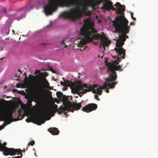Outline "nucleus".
Here are the masks:
<instances>
[{
    "label": "nucleus",
    "mask_w": 158,
    "mask_h": 158,
    "mask_svg": "<svg viewBox=\"0 0 158 158\" xmlns=\"http://www.w3.org/2000/svg\"><path fill=\"white\" fill-rule=\"evenodd\" d=\"M48 4L45 5L44 7V12L47 16L52 15L53 12L56 11L58 6L69 7L76 6L75 9H71L61 13L59 18L75 21L81 18L84 14L90 16L92 14L91 11L85 12L88 5L84 0H81L79 2L78 0H48Z\"/></svg>",
    "instance_id": "1"
},
{
    "label": "nucleus",
    "mask_w": 158,
    "mask_h": 158,
    "mask_svg": "<svg viewBox=\"0 0 158 158\" xmlns=\"http://www.w3.org/2000/svg\"><path fill=\"white\" fill-rule=\"evenodd\" d=\"M84 24L81 28L80 32L81 35L83 36L84 38L79 41L78 46L82 47L87 43L92 41L93 40L100 39V45L105 50V47L108 46L111 43V41L106 37L104 32L97 33V31L93 27L94 24L89 18L84 19Z\"/></svg>",
    "instance_id": "2"
},
{
    "label": "nucleus",
    "mask_w": 158,
    "mask_h": 158,
    "mask_svg": "<svg viewBox=\"0 0 158 158\" xmlns=\"http://www.w3.org/2000/svg\"><path fill=\"white\" fill-rule=\"evenodd\" d=\"M112 23V26L115 28L114 32L121 33L119 35L118 39L116 41V47L114 50L118 55L121 56V54H123V58L125 59L126 50L122 47L126 38H128V36L127 35L130 29V27L128 25V21L123 14L121 16L116 17Z\"/></svg>",
    "instance_id": "3"
},
{
    "label": "nucleus",
    "mask_w": 158,
    "mask_h": 158,
    "mask_svg": "<svg viewBox=\"0 0 158 158\" xmlns=\"http://www.w3.org/2000/svg\"><path fill=\"white\" fill-rule=\"evenodd\" d=\"M118 55L120 56L117 58V61L115 60L112 62H106V66L108 67L107 72L109 74V77L105 79V82L104 83L102 88L103 89L106 88L109 86L110 88H114L115 85L118 83V82L116 81L117 78L116 72L115 71H122L123 69L122 68V66L120 65H118V62L121 61L122 58H123V54L121 56Z\"/></svg>",
    "instance_id": "4"
},
{
    "label": "nucleus",
    "mask_w": 158,
    "mask_h": 158,
    "mask_svg": "<svg viewBox=\"0 0 158 158\" xmlns=\"http://www.w3.org/2000/svg\"><path fill=\"white\" fill-rule=\"evenodd\" d=\"M25 98L27 100V103L30 106H31L33 101L39 104H42L45 99V95L40 84L33 90L30 94L25 96Z\"/></svg>",
    "instance_id": "5"
},
{
    "label": "nucleus",
    "mask_w": 158,
    "mask_h": 158,
    "mask_svg": "<svg viewBox=\"0 0 158 158\" xmlns=\"http://www.w3.org/2000/svg\"><path fill=\"white\" fill-rule=\"evenodd\" d=\"M98 86L97 84L93 85L92 86L85 84H80L74 86L73 90L80 97H81L84 94L90 91L94 94L101 95L102 94V88L99 87L98 88Z\"/></svg>",
    "instance_id": "6"
},
{
    "label": "nucleus",
    "mask_w": 158,
    "mask_h": 158,
    "mask_svg": "<svg viewBox=\"0 0 158 158\" xmlns=\"http://www.w3.org/2000/svg\"><path fill=\"white\" fill-rule=\"evenodd\" d=\"M106 0V2L103 4L104 9L109 11L111 10L116 11V13L117 14H119L121 15L124 14L122 12L124 11L125 10V6H124L121 5L120 3L117 2L114 6H119V8H118L117 10H116L115 8L114 7L113 3L111 1H110V0Z\"/></svg>",
    "instance_id": "7"
},
{
    "label": "nucleus",
    "mask_w": 158,
    "mask_h": 158,
    "mask_svg": "<svg viewBox=\"0 0 158 158\" xmlns=\"http://www.w3.org/2000/svg\"><path fill=\"white\" fill-rule=\"evenodd\" d=\"M57 108V105L54 104L52 107H51L48 109L45 110L44 113L36 116L35 118V120L37 123V124L38 125H41V124L44 123L46 121L44 117V115L47 114L50 112L54 113L58 111Z\"/></svg>",
    "instance_id": "8"
},
{
    "label": "nucleus",
    "mask_w": 158,
    "mask_h": 158,
    "mask_svg": "<svg viewBox=\"0 0 158 158\" xmlns=\"http://www.w3.org/2000/svg\"><path fill=\"white\" fill-rule=\"evenodd\" d=\"M0 149L3 152V154L6 156L8 155H14L15 154L20 155L13 157V158H21L23 154L21 153V150L20 149H15L13 148H9L3 146L0 144Z\"/></svg>",
    "instance_id": "9"
},
{
    "label": "nucleus",
    "mask_w": 158,
    "mask_h": 158,
    "mask_svg": "<svg viewBox=\"0 0 158 158\" xmlns=\"http://www.w3.org/2000/svg\"><path fill=\"white\" fill-rule=\"evenodd\" d=\"M13 112L11 110H8L4 111L2 115L1 118L2 121H4V124L2 126H0V130L3 129L4 127L8 124H9L12 121L14 118H13Z\"/></svg>",
    "instance_id": "10"
},
{
    "label": "nucleus",
    "mask_w": 158,
    "mask_h": 158,
    "mask_svg": "<svg viewBox=\"0 0 158 158\" xmlns=\"http://www.w3.org/2000/svg\"><path fill=\"white\" fill-rule=\"evenodd\" d=\"M34 6V5H31L29 6H26L18 10L16 14L17 15L19 16V17L16 18V19L18 20L21 19L27 12L32 10Z\"/></svg>",
    "instance_id": "11"
},
{
    "label": "nucleus",
    "mask_w": 158,
    "mask_h": 158,
    "mask_svg": "<svg viewBox=\"0 0 158 158\" xmlns=\"http://www.w3.org/2000/svg\"><path fill=\"white\" fill-rule=\"evenodd\" d=\"M24 74L25 75V77L24 80V83L27 86H31L33 84L34 79L37 77L39 78L40 76H33L31 74L29 76V78L27 77V75L25 73H24Z\"/></svg>",
    "instance_id": "12"
},
{
    "label": "nucleus",
    "mask_w": 158,
    "mask_h": 158,
    "mask_svg": "<svg viewBox=\"0 0 158 158\" xmlns=\"http://www.w3.org/2000/svg\"><path fill=\"white\" fill-rule=\"evenodd\" d=\"M97 108V105L96 104L89 103L82 108V110L84 112H89L96 110Z\"/></svg>",
    "instance_id": "13"
},
{
    "label": "nucleus",
    "mask_w": 158,
    "mask_h": 158,
    "mask_svg": "<svg viewBox=\"0 0 158 158\" xmlns=\"http://www.w3.org/2000/svg\"><path fill=\"white\" fill-rule=\"evenodd\" d=\"M68 103L69 111L73 112L75 110H78L80 109L81 106V103H78V104L75 103H72L70 101H68Z\"/></svg>",
    "instance_id": "14"
},
{
    "label": "nucleus",
    "mask_w": 158,
    "mask_h": 158,
    "mask_svg": "<svg viewBox=\"0 0 158 158\" xmlns=\"http://www.w3.org/2000/svg\"><path fill=\"white\" fill-rule=\"evenodd\" d=\"M63 105L64 107H63L62 105H61L58 109V111L57 112H58V113L59 114H61L63 112H64L65 111H69V106H68V101L66 103H64Z\"/></svg>",
    "instance_id": "15"
},
{
    "label": "nucleus",
    "mask_w": 158,
    "mask_h": 158,
    "mask_svg": "<svg viewBox=\"0 0 158 158\" xmlns=\"http://www.w3.org/2000/svg\"><path fill=\"white\" fill-rule=\"evenodd\" d=\"M48 131L52 134L55 135H57L59 133V131L56 128H51L48 129Z\"/></svg>",
    "instance_id": "16"
},
{
    "label": "nucleus",
    "mask_w": 158,
    "mask_h": 158,
    "mask_svg": "<svg viewBox=\"0 0 158 158\" xmlns=\"http://www.w3.org/2000/svg\"><path fill=\"white\" fill-rule=\"evenodd\" d=\"M18 116L16 118H14V119H17V120L15 121L21 120L23 119L24 116V115L23 114V111L21 109L18 110Z\"/></svg>",
    "instance_id": "17"
},
{
    "label": "nucleus",
    "mask_w": 158,
    "mask_h": 158,
    "mask_svg": "<svg viewBox=\"0 0 158 158\" xmlns=\"http://www.w3.org/2000/svg\"><path fill=\"white\" fill-rule=\"evenodd\" d=\"M10 31L9 28L8 27H5L2 28V33L6 35H8L9 34Z\"/></svg>",
    "instance_id": "18"
},
{
    "label": "nucleus",
    "mask_w": 158,
    "mask_h": 158,
    "mask_svg": "<svg viewBox=\"0 0 158 158\" xmlns=\"http://www.w3.org/2000/svg\"><path fill=\"white\" fill-rule=\"evenodd\" d=\"M46 1L47 0H38L35 5H40V6H42L44 5Z\"/></svg>",
    "instance_id": "19"
},
{
    "label": "nucleus",
    "mask_w": 158,
    "mask_h": 158,
    "mask_svg": "<svg viewBox=\"0 0 158 158\" xmlns=\"http://www.w3.org/2000/svg\"><path fill=\"white\" fill-rule=\"evenodd\" d=\"M63 80L64 81V86H69L71 85V82L68 80H65L64 78H63Z\"/></svg>",
    "instance_id": "20"
},
{
    "label": "nucleus",
    "mask_w": 158,
    "mask_h": 158,
    "mask_svg": "<svg viewBox=\"0 0 158 158\" xmlns=\"http://www.w3.org/2000/svg\"><path fill=\"white\" fill-rule=\"evenodd\" d=\"M56 94L57 98L60 100H61L62 96H63V94L60 91H57L56 93Z\"/></svg>",
    "instance_id": "21"
},
{
    "label": "nucleus",
    "mask_w": 158,
    "mask_h": 158,
    "mask_svg": "<svg viewBox=\"0 0 158 158\" xmlns=\"http://www.w3.org/2000/svg\"><path fill=\"white\" fill-rule=\"evenodd\" d=\"M61 100H62L63 103H66V102L68 101H67L68 100V97L64 95H63V96H62Z\"/></svg>",
    "instance_id": "22"
},
{
    "label": "nucleus",
    "mask_w": 158,
    "mask_h": 158,
    "mask_svg": "<svg viewBox=\"0 0 158 158\" xmlns=\"http://www.w3.org/2000/svg\"><path fill=\"white\" fill-rule=\"evenodd\" d=\"M35 142L34 141V140H31L29 142L28 144H27V146L26 148V150H27V148L29 147L30 146V145H31V146H32L34 144H35Z\"/></svg>",
    "instance_id": "23"
},
{
    "label": "nucleus",
    "mask_w": 158,
    "mask_h": 158,
    "mask_svg": "<svg viewBox=\"0 0 158 158\" xmlns=\"http://www.w3.org/2000/svg\"><path fill=\"white\" fill-rule=\"evenodd\" d=\"M98 85V88L99 87L100 88H102V89H101V90L102 91V89H105V92L107 93H108L109 92V91L108 89H107V88H110L109 86H108V87H107L106 88H104V89H103L102 88V86H103L102 85V86H99V85Z\"/></svg>",
    "instance_id": "24"
},
{
    "label": "nucleus",
    "mask_w": 158,
    "mask_h": 158,
    "mask_svg": "<svg viewBox=\"0 0 158 158\" xmlns=\"http://www.w3.org/2000/svg\"><path fill=\"white\" fill-rule=\"evenodd\" d=\"M44 81L45 83V85L47 88H48L49 86V83L48 81L46 79H44Z\"/></svg>",
    "instance_id": "25"
},
{
    "label": "nucleus",
    "mask_w": 158,
    "mask_h": 158,
    "mask_svg": "<svg viewBox=\"0 0 158 158\" xmlns=\"http://www.w3.org/2000/svg\"><path fill=\"white\" fill-rule=\"evenodd\" d=\"M64 40H63L62 42L60 43V44L61 45H63V47L64 48H66L67 47V45L65 44V43H64Z\"/></svg>",
    "instance_id": "26"
},
{
    "label": "nucleus",
    "mask_w": 158,
    "mask_h": 158,
    "mask_svg": "<svg viewBox=\"0 0 158 158\" xmlns=\"http://www.w3.org/2000/svg\"><path fill=\"white\" fill-rule=\"evenodd\" d=\"M0 9H1V10L4 13H6V9L4 8L1 7V6H0Z\"/></svg>",
    "instance_id": "27"
},
{
    "label": "nucleus",
    "mask_w": 158,
    "mask_h": 158,
    "mask_svg": "<svg viewBox=\"0 0 158 158\" xmlns=\"http://www.w3.org/2000/svg\"><path fill=\"white\" fill-rule=\"evenodd\" d=\"M40 73V75L41 76L42 74L40 73V70H36L35 72V75L37 74Z\"/></svg>",
    "instance_id": "28"
},
{
    "label": "nucleus",
    "mask_w": 158,
    "mask_h": 158,
    "mask_svg": "<svg viewBox=\"0 0 158 158\" xmlns=\"http://www.w3.org/2000/svg\"><path fill=\"white\" fill-rule=\"evenodd\" d=\"M32 119L30 117H28L26 120V121L27 122L29 123L31 122Z\"/></svg>",
    "instance_id": "29"
},
{
    "label": "nucleus",
    "mask_w": 158,
    "mask_h": 158,
    "mask_svg": "<svg viewBox=\"0 0 158 158\" xmlns=\"http://www.w3.org/2000/svg\"><path fill=\"white\" fill-rule=\"evenodd\" d=\"M94 98H95L98 101L99 100V99L98 98V96L97 95H94Z\"/></svg>",
    "instance_id": "30"
},
{
    "label": "nucleus",
    "mask_w": 158,
    "mask_h": 158,
    "mask_svg": "<svg viewBox=\"0 0 158 158\" xmlns=\"http://www.w3.org/2000/svg\"><path fill=\"white\" fill-rule=\"evenodd\" d=\"M131 17L132 18V19L134 20H136V18L135 17H134L133 16V14H131Z\"/></svg>",
    "instance_id": "31"
},
{
    "label": "nucleus",
    "mask_w": 158,
    "mask_h": 158,
    "mask_svg": "<svg viewBox=\"0 0 158 158\" xmlns=\"http://www.w3.org/2000/svg\"><path fill=\"white\" fill-rule=\"evenodd\" d=\"M0 144H1V145H2L3 146H5V147H6L5 146V145L7 144L6 143V142H4V143H3V144H2L1 143V142H0ZM0 151H2L0 149Z\"/></svg>",
    "instance_id": "32"
},
{
    "label": "nucleus",
    "mask_w": 158,
    "mask_h": 158,
    "mask_svg": "<svg viewBox=\"0 0 158 158\" xmlns=\"http://www.w3.org/2000/svg\"><path fill=\"white\" fill-rule=\"evenodd\" d=\"M60 83V84H61V85H64V82H63L62 81H61Z\"/></svg>",
    "instance_id": "33"
},
{
    "label": "nucleus",
    "mask_w": 158,
    "mask_h": 158,
    "mask_svg": "<svg viewBox=\"0 0 158 158\" xmlns=\"http://www.w3.org/2000/svg\"><path fill=\"white\" fill-rule=\"evenodd\" d=\"M50 70L53 73H55V70L53 69V68H51Z\"/></svg>",
    "instance_id": "34"
},
{
    "label": "nucleus",
    "mask_w": 158,
    "mask_h": 158,
    "mask_svg": "<svg viewBox=\"0 0 158 158\" xmlns=\"http://www.w3.org/2000/svg\"><path fill=\"white\" fill-rule=\"evenodd\" d=\"M134 24L133 23H132V22H131V23H130V25H133Z\"/></svg>",
    "instance_id": "35"
},
{
    "label": "nucleus",
    "mask_w": 158,
    "mask_h": 158,
    "mask_svg": "<svg viewBox=\"0 0 158 158\" xmlns=\"http://www.w3.org/2000/svg\"><path fill=\"white\" fill-rule=\"evenodd\" d=\"M22 150L21 152L22 151L23 152H25V150L24 148L23 149V150Z\"/></svg>",
    "instance_id": "36"
},
{
    "label": "nucleus",
    "mask_w": 158,
    "mask_h": 158,
    "mask_svg": "<svg viewBox=\"0 0 158 158\" xmlns=\"http://www.w3.org/2000/svg\"><path fill=\"white\" fill-rule=\"evenodd\" d=\"M85 48L83 50L81 48H80V50L81 51H82V50H84V49H85Z\"/></svg>",
    "instance_id": "37"
},
{
    "label": "nucleus",
    "mask_w": 158,
    "mask_h": 158,
    "mask_svg": "<svg viewBox=\"0 0 158 158\" xmlns=\"http://www.w3.org/2000/svg\"><path fill=\"white\" fill-rule=\"evenodd\" d=\"M19 85L18 84V85H16V86L17 87H19Z\"/></svg>",
    "instance_id": "38"
},
{
    "label": "nucleus",
    "mask_w": 158,
    "mask_h": 158,
    "mask_svg": "<svg viewBox=\"0 0 158 158\" xmlns=\"http://www.w3.org/2000/svg\"><path fill=\"white\" fill-rule=\"evenodd\" d=\"M18 71H19V72H20V73H21V70H20V69H19L18 70Z\"/></svg>",
    "instance_id": "39"
},
{
    "label": "nucleus",
    "mask_w": 158,
    "mask_h": 158,
    "mask_svg": "<svg viewBox=\"0 0 158 158\" xmlns=\"http://www.w3.org/2000/svg\"><path fill=\"white\" fill-rule=\"evenodd\" d=\"M4 59V57H3V58H1L0 60H2V59Z\"/></svg>",
    "instance_id": "40"
},
{
    "label": "nucleus",
    "mask_w": 158,
    "mask_h": 158,
    "mask_svg": "<svg viewBox=\"0 0 158 158\" xmlns=\"http://www.w3.org/2000/svg\"><path fill=\"white\" fill-rule=\"evenodd\" d=\"M12 32H14V33L15 32V31L14 30H12Z\"/></svg>",
    "instance_id": "41"
},
{
    "label": "nucleus",
    "mask_w": 158,
    "mask_h": 158,
    "mask_svg": "<svg viewBox=\"0 0 158 158\" xmlns=\"http://www.w3.org/2000/svg\"><path fill=\"white\" fill-rule=\"evenodd\" d=\"M6 87V86H5L4 87V88H5Z\"/></svg>",
    "instance_id": "42"
},
{
    "label": "nucleus",
    "mask_w": 158,
    "mask_h": 158,
    "mask_svg": "<svg viewBox=\"0 0 158 158\" xmlns=\"http://www.w3.org/2000/svg\"><path fill=\"white\" fill-rule=\"evenodd\" d=\"M115 57H116V56H115L114 57V58H115Z\"/></svg>",
    "instance_id": "43"
},
{
    "label": "nucleus",
    "mask_w": 158,
    "mask_h": 158,
    "mask_svg": "<svg viewBox=\"0 0 158 158\" xmlns=\"http://www.w3.org/2000/svg\"><path fill=\"white\" fill-rule=\"evenodd\" d=\"M47 44L45 43V44H44V45H45V44Z\"/></svg>",
    "instance_id": "44"
}]
</instances>
